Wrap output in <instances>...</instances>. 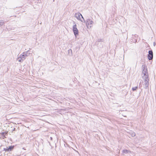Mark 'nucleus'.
<instances>
[{
  "instance_id": "nucleus-1",
  "label": "nucleus",
  "mask_w": 156,
  "mask_h": 156,
  "mask_svg": "<svg viewBox=\"0 0 156 156\" xmlns=\"http://www.w3.org/2000/svg\"><path fill=\"white\" fill-rule=\"evenodd\" d=\"M142 66L144 68V69L142 71V78L144 80L145 82V84L147 85L148 84L149 81V79L148 78V76L147 74V70L145 65H143Z\"/></svg>"
},
{
  "instance_id": "nucleus-2",
  "label": "nucleus",
  "mask_w": 156,
  "mask_h": 156,
  "mask_svg": "<svg viewBox=\"0 0 156 156\" xmlns=\"http://www.w3.org/2000/svg\"><path fill=\"white\" fill-rule=\"evenodd\" d=\"M29 55V53L27 52H24L23 53V55L20 57L17 58V60L20 62H22Z\"/></svg>"
},
{
  "instance_id": "nucleus-3",
  "label": "nucleus",
  "mask_w": 156,
  "mask_h": 156,
  "mask_svg": "<svg viewBox=\"0 0 156 156\" xmlns=\"http://www.w3.org/2000/svg\"><path fill=\"white\" fill-rule=\"evenodd\" d=\"M93 21L91 20H87L86 22V24L87 27L88 28H90L92 26Z\"/></svg>"
},
{
  "instance_id": "nucleus-4",
  "label": "nucleus",
  "mask_w": 156,
  "mask_h": 156,
  "mask_svg": "<svg viewBox=\"0 0 156 156\" xmlns=\"http://www.w3.org/2000/svg\"><path fill=\"white\" fill-rule=\"evenodd\" d=\"M73 30L74 34L75 36H76L78 34V30L76 28V25H74L73 27Z\"/></svg>"
},
{
  "instance_id": "nucleus-5",
  "label": "nucleus",
  "mask_w": 156,
  "mask_h": 156,
  "mask_svg": "<svg viewBox=\"0 0 156 156\" xmlns=\"http://www.w3.org/2000/svg\"><path fill=\"white\" fill-rule=\"evenodd\" d=\"M148 58L149 60H151L153 58V53L152 51H149V54L148 55Z\"/></svg>"
},
{
  "instance_id": "nucleus-6",
  "label": "nucleus",
  "mask_w": 156,
  "mask_h": 156,
  "mask_svg": "<svg viewBox=\"0 0 156 156\" xmlns=\"http://www.w3.org/2000/svg\"><path fill=\"white\" fill-rule=\"evenodd\" d=\"M14 147V146H10L9 147H6V148H4V149L5 151H9L12 150Z\"/></svg>"
},
{
  "instance_id": "nucleus-7",
  "label": "nucleus",
  "mask_w": 156,
  "mask_h": 156,
  "mask_svg": "<svg viewBox=\"0 0 156 156\" xmlns=\"http://www.w3.org/2000/svg\"><path fill=\"white\" fill-rule=\"evenodd\" d=\"M76 17L78 19L80 20V17L83 18L81 14L80 13L76 14Z\"/></svg>"
},
{
  "instance_id": "nucleus-8",
  "label": "nucleus",
  "mask_w": 156,
  "mask_h": 156,
  "mask_svg": "<svg viewBox=\"0 0 156 156\" xmlns=\"http://www.w3.org/2000/svg\"><path fill=\"white\" fill-rule=\"evenodd\" d=\"M4 24V22L3 21H0V27L2 26Z\"/></svg>"
},
{
  "instance_id": "nucleus-9",
  "label": "nucleus",
  "mask_w": 156,
  "mask_h": 156,
  "mask_svg": "<svg viewBox=\"0 0 156 156\" xmlns=\"http://www.w3.org/2000/svg\"><path fill=\"white\" fill-rule=\"evenodd\" d=\"M137 88V87L132 88L133 90L134 91V90H136V89Z\"/></svg>"
},
{
  "instance_id": "nucleus-10",
  "label": "nucleus",
  "mask_w": 156,
  "mask_h": 156,
  "mask_svg": "<svg viewBox=\"0 0 156 156\" xmlns=\"http://www.w3.org/2000/svg\"><path fill=\"white\" fill-rule=\"evenodd\" d=\"M5 133H2V135L4 136Z\"/></svg>"
}]
</instances>
